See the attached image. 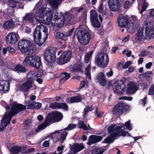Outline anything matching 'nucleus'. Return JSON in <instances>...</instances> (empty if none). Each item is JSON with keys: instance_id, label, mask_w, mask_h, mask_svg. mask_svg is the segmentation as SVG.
Returning a JSON list of instances; mask_svg holds the SVG:
<instances>
[{"instance_id": "nucleus-1", "label": "nucleus", "mask_w": 154, "mask_h": 154, "mask_svg": "<svg viewBox=\"0 0 154 154\" xmlns=\"http://www.w3.org/2000/svg\"><path fill=\"white\" fill-rule=\"evenodd\" d=\"M47 5H42V1L40 0L36 5L34 11L35 17L36 22L40 23H45L48 25L51 24L56 29H59L64 24L66 18L70 21L72 16L69 12H66L62 19L58 13L55 11H52L51 8L47 10Z\"/></svg>"}, {"instance_id": "nucleus-2", "label": "nucleus", "mask_w": 154, "mask_h": 154, "mask_svg": "<svg viewBox=\"0 0 154 154\" xmlns=\"http://www.w3.org/2000/svg\"><path fill=\"white\" fill-rule=\"evenodd\" d=\"M10 106L11 109L10 112H7L5 113V115L1 120L0 132H2L5 130V128L10 123L12 117L14 115L26 109L25 106L16 102L11 103Z\"/></svg>"}, {"instance_id": "nucleus-3", "label": "nucleus", "mask_w": 154, "mask_h": 154, "mask_svg": "<svg viewBox=\"0 0 154 154\" xmlns=\"http://www.w3.org/2000/svg\"><path fill=\"white\" fill-rule=\"evenodd\" d=\"M154 38V29L152 25L148 20L143 22L141 29H140L136 35L135 39L138 41L143 38L149 39Z\"/></svg>"}, {"instance_id": "nucleus-4", "label": "nucleus", "mask_w": 154, "mask_h": 154, "mask_svg": "<svg viewBox=\"0 0 154 154\" xmlns=\"http://www.w3.org/2000/svg\"><path fill=\"white\" fill-rule=\"evenodd\" d=\"M33 36L36 44L41 46L48 38V27L42 24L37 26L34 32Z\"/></svg>"}, {"instance_id": "nucleus-5", "label": "nucleus", "mask_w": 154, "mask_h": 154, "mask_svg": "<svg viewBox=\"0 0 154 154\" xmlns=\"http://www.w3.org/2000/svg\"><path fill=\"white\" fill-rule=\"evenodd\" d=\"M123 128V125L120 126H116L115 125L112 124L110 126L108 127V130L110 134V135L105 139L104 142L107 143H111L114 141V138L118 136H131L129 133L122 129Z\"/></svg>"}, {"instance_id": "nucleus-6", "label": "nucleus", "mask_w": 154, "mask_h": 154, "mask_svg": "<svg viewBox=\"0 0 154 154\" xmlns=\"http://www.w3.org/2000/svg\"><path fill=\"white\" fill-rule=\"evenodd\" d=\"M63 117V115L59 112H54L50 113L47 116L44 123L39 125L36 129V131L38 132L44 129L48 125L50 124L51 122H55L61 120Z\"/></svg>"}, {"instance_id": "nucleus-7", "label": "nucleus", "mask_w": 154, "mask_h": 154, "mask_svg": "<svg viewBox=\"0 0 154 154\" xmlns=\"http://www.w3.org/2000/svg\"><path fill=\"white\" fill-rule=\"evenodd\" d=\"M75 35L79 42L82 45H86L88 44L91 38L90 34L84 28H77L75 32L73 38L74 37Z\"/></svg>"}, {"instance_id": "nucleus-8", "label": "nucleus", "mask_w": 154, "mask_h": 154, "mask_svg": "<svg viewBox=\"0 0 154 154\" xmlns=\"http://www.w3.org/2000/svg\"><path fill=\"white\" fill-rule=\"evenodd\" d=\"M18 45L19 49L23 53L28 51L31 53H33L36 51L35 46L32 44L30 41L27 40H20Z\"/></svg>"}, {"instance_id": "nucleus-9", "label": "nucleus", "mask_w": 154, "mask_h": 154, "mask_svg": "<svg viewBox=\"0 0 154 154\" xmlns=\"http://www.w3.org/2000/svg\"><path fill=\"white\" fill-rule=\"evenodd\" d=\"M23 63L25 65L28 64L37 69L42 66L40 58L38 56L35 55L27 57L25 58Z\"/></svg>"}, {"instance_id": "nucleus-10", "label": "nucleus", "mask_w": 154, "mask_h": 154, "mask_svg": "<svg viewBox=\"0 0 154 154\" xmlns=\"http://www.w3.org/2000/svg\"><path fill=\"white\" fill-rule=\"evenodd\" d=\"M109 61V57L106 53H100L96 56L95 62L97 64L101 67H105Z\"/></svg>"}, {"instance_id": "nucleus-11", "label": "nucleus", "mask_w": 154, "mask_h": 154, "mask_svg": "<svg viewBox=\"0 0 154 154\" xmlns=\"http://www.w3.org/2000/svg\"><path fill=\"white\" fill-rule=\"evenodd\" d=\"M27 80L23 84L18 85L17 87V91H22L27 92L31 88L33 87L32 80L27 76Z\"/></svg>"}, {"instance_id": "nucleus-12", "label": "nucleus", "mask_w": 154, "mask_h": 154, "mask_svg": "<svg viewBox=\"0 0 154 154\" xmlns=\"http://www.w3.org/2000/svg\"><path fill=\"white\" fill-rule=\"evenodd\" d=\"M112 86L114 92L118 94H122L125 90V85L121 81H116Z\"/></svg>"}, {"instance_id": "nucleus-13", "label": "nucleus", "mask_w": 154, "mask_h": 154, "mask_svg": "<svg viewBox=\"0 0 154 154\" xmlns=\"http://www.w3.org/2000/svg\"><path fill=\"white\" fill-rule=\"evenodd\" d=\"M45 59L47 62L52 63L56 59L55 53L52 49L46 50L44 54Z\"/></svg>"}, {"instance_id": "nucleus-14", "label": "nucleus", "mask_w": 154, "mask_h": 154, "mask_svg": "<svg viewBox=\"0 0 154 154\" xmlns=\"http://www.w3.org/2000/svg\"><path fill=\"white\" fill-rule=\"evenodd\" d=\"M90 20L94 27L98 28L100 26V24L98 20L97 14L94 10H91L90 11Z\"/></svg>"}, {"instance_id": "nucleus-15", "label": "nucleus", "mask_w": 154, "mask_h": 154, "mask_svg": "<svg viewBox=\"0 0 154 154\" xmlns=\"http://www.w3.org/2000/svg\"><path fill=\"white\" fill-rule=\"evenodd\" d=\"M129 106L123 103H120L116 105L114 107L112 111L113 114L119 115L122 114L125 109H128Z\"/></svg>"}, {"instance_id": "nucleus-16", "label": "nucleus", "mask_w": 154, "mask_h": 154, "mask_svg": "<svg viewBox=\"0 0 154 154\" xmlns=\"http://www.w3.org/2000/svg\"><path fill=\"white\" fill-rule=\"evenodd\" d=\"M57 134H60L59 137L56 138V142H59L61 143L63 142L66 139L68 134V132L64 129L56 131L53 133L51 134L52 136Z\"/></svg>"}, {"instance_id": "nucleus-17", "label": "nucleus", "mask_w": 154, "mask_h": 154, "mask_svg": "<svg viewBox=\"0 0 154 154\" xmlns=\"http://www.w3.org/2000/svg\"><path fill=\"white\" fill-rule=\"evenodd\" d=\"M128 21V17L127 15L125 14H120L117 19L118 25L121 27H125L127 26Z\"/></svg>"}, {"instance_id": "nucleus-18", "label": "nucleus", "mask_w": 154, "mask_h": 154, "mask_svg": "<svg viewBox=\"0 0 154 154\" xmlns=\"http://www.w3.org/2000/svg\"><path fill=\"white\" fill-rule=\"evenodd\" d=\"M72 57V53L70 51L64 52L60 56L59 61L60 63L63 64L68 62Z\"/></svg>"}, {"instance_id": "nucleus-19", "label": "nucleus", "mask_w": 154, "mask_h": 154, "mask_svg": "<svg viewBox=\"0 0 154 154\" xmlns=\"http://www.w3.org/2000/svg\"><path fill=\"white\" fill-rule=\"evenodd\" d=\"M123 0H109L108 4L110 10L113 11H118L120 7L119 1Z\"/></svg>"}, {"instance_id": "nucleus-20", "label": "nucleus", "mask_w": 154, "mask_h": 154, "mask_svg": "<svg viewBox=\"0 0 154 154\" xmlns=\"http://www.w3.org/2000/svg\"><path fill=\"white\" fill-rule=\"evenodd\" d=\"M138 86L133 81L129 82L127 85L126 92L130 94H134L138 90Z\"/></svg>"}, {"instance_id": "nucleus-21", "label": "nucleus", "mask_w": 154, "mask_h": 154, "mask_svg": "<svg viewBox=\"0 0 154 154\" xmlns=\"http://www.w3.org/2000/svg\"><path fill=\"white\" fill-rule=\"evenodd\" d=\"M85 148V146L83 143H75L71 147L70 150L72 153L75 154L83 149Z\"/></svg>"}, {"instance_id": "nucleus-22", "label": "nucleus", "mask_w": 154, "mask_h": 154, "mask_svg": "<svg viewBox=\"0 0 154 154\" xmlns=\"http://www.w3.org/2000/svg\"><path fill=\"white\" fill-rule=\"evenodd\" d=\"M17 40L16 34L14 32L10 33L8 34L6 37V41L9 45L14 44Z\"/></svg>"}, {"instance_id": "nucleus-23", "label": "nucleus", "mask_w": 154, "mask_h": 154, "mask_svg": "<svg viewBox=\"0 0 154 154\" xmlns=\"http://www.w3.org/2000/svg\"><path fill=\"white\" fill-rule=\"evenodd\" d=\"M42 103L38 102L28 101L25 103V106H27V109H38L40 108Z\"/></svg>"}, {"instance_id": "nucleus-24", "label": "nucleus", "mask_w": 154, "mask_h": 154, "mask_svg": "<svg viewBox=\"0 0 154 154\" xmlns=\"http://www.w3.org/2000/svg\"><path fill=\"white\" fill-rule=\"evenodd\" d=\"M10 89L9 82L6 80H0V91H8Z\"/></svg>"}, {"instance_id": "nucleus-25", "label": "nucleus", "mask_w": 154, "mask_h": 154, "mask_svg": "<svg viewBox=\"0 0 154 154\" xmlns=\"http://www.w3.org/2000/svg\"><path fill=\"white\" fill-rule=\"evenodd\" d=\"M43 74L42 71L40 70L36 72L34 71L29 72L27 74V77H29L34 82L37 77H40Z\"/></svg>"}, {"instance_id": "nucleus-26", "label": "nucleus", "mask_w": 154, "mask_h": 154, "mask_svg": "<svg viewBox=\"0 0 154 154\" xmlns=\"http://www.w3.org/2000/svg\"><path fill=\"white\" fill-rule=\"evenodd\" d=\"M102 139V137L101 136L92 135L90 136L88 139V141L87 144L91 145L94 143L100 141Z\"/></svg>"}, {"instance_id": "nucleus-27", "label": "nucleus", "mask_w": 154, "mask_h": 154, "mask_svg": "<svg viewBox=\"0 0 154 154\" xmlns=\"http://www.w3.org/2000/svg\"><path fill=\"white\" fill-rule=\"evenodd\" d=\"M12 70L18 73L25 72L27 71L24 66L19 64L15 65L12 69Z\"/></svg>"}, {"instance_id": "nucleus-28", "label": "nucleus", "mask_w": 154, "mask_h": 154, "mask_svg": "<svg viewBox=\"0 0 154 154\" xmlns=\"http://www.w3.org/2000/svg\"><path fill=\"white\" fill-rule=\"evenodd\" d=\"M97 79L100 85L104 86L106 84V80L105 77V75L102 72L99 73L97 76Z\"/></svg>"}, {"instance_id": "nucleus-29", "label": "nucleus", "mask_w": 154, "mask_h": 154, "mask_svg": "<svg viewBox=\"0 0 154 154\" xmlns=\"http://www.w3.org/2000/svg\"><path fill=\"white\" fill-rule=\"evenodd\" d=\"M152 74L151 71H149L146 72L143 74H140L138 75V78L143 79L144 78H146V80L149 82H151L152 81V79L151 77L150 76V75Z\"/></svg>"}, {"instance_id": "nucleus-30", "label": "nucleus", "mask_w": 154, "mask_h": 154, "mask_svg": "<svg viewBox=\"0 0 154 154\" xmlns=\"http://www.w3.org/2000/svg\"><path fill=\"white\" fill-rule=\"evenodd\" d=\"M82 100V97L80 96H76L68 99L67 102L68 103H75L81 102Z\"/></svg>"}, {"instance_id": "nucleus-31", "label": "nucleus", "mask_w": 154, "mask_h": 154, "mask_svg": "<svg viewBox=\"0 0 154 154\" xmlns=\"http://www.w3.org/2000/svg\"><path fill=\"white\" fill-rule=\"evenodd\" d=\"M63 1V0H49V2L54 9H57L58 8L59 4Z\"/></svg>"}, {"instance_id": "nucleus-32", "label": "nucleus", "mask_w": 154, "mask_h": 154, "mask_svg": "<svg viewBox=\"0 0 154 154\" xmlns=\"http://www.w3.org/2000/svg\"><path fill=\"white\" fill-rule=\"evenodd\" d=\"M15 26V24L12 20L6 21L3 26V27L5 29L13 28Z\"/></svg>"}, {"instance_id": "nucleus-33", "label": "nucleus", "mask_w": 154, "mask_h": 154, "mask_svg": "<svg viewBox=\"0 0 154 154\" xmlns=\"http://www.w3.org/2000/svg\"><path fill=\"white\" fill-rule=\"evenodd\" d=\"M61 75L62 78L60 80V83L61 84L63 83L65 81L67 80L70 77V74L66 72L62 73Z\"/></svg>"}, {"instance_id": "nucleus-34", "label": "nucleus", "mask_w": 154, "mask_h": 154, "mask_svg": "<svg viewBox=\"0 0 154 154\" xmlns=\"http://www.w3.org/2000/svg\"><path fill=\"white\" fill-rule=\"evenodd\" d=\"M23 21H27L29 22H32L34 20V17L33 13H30L27 14L26 16L23 17Z\"/></svg>"}, {"instance_id": "nucleus-35", "label": "nucleus", "mask_w": 154, "mask_h": 154, "mask_svg": "<svg viewBox=\"0 0 154 154\" xmlns=\"http://www.w3.org/2000/svg\"><path fill=\"white\" fill-rule=\"evenodd\" d=\"M22 148L20 146H13L10 150L11 154H18L21 151Z\"/></svg>"}, {"instance_id": "nucleus-36", "label": "nucleus", "mask_w": 154, "mask_h": 154, "mask_svg": "<svg viewBox=\"0 0 154 154\" xmlns=\"http://www.w3.org/2000/svg\"><path fill=\"white\" fill-rule=\"evenodd\" d=\"M138 79H139L137 82V86H138L140 85L141 87L143 89L146 88L147 87V85L146 82H145L144 81H143L142 79L139 78Z\"/></svg>"}, {"instance_id": "nucleus-37", "label": "nucleus", "mask_w": 154, "mask_h": 154, "mask_svg": "<svg viewBox=\"0 0 154 154\" xmlns=\"http://www.w3.org/2000/svg\"><path fill=\"white\" fill-rule=\"evenodd\" d=\"M47 139H48V140L45 141L42 144L43 146L45 147L49 146L50 142L53 140V136L51 135L47 137Z\"/></svg>"}, {"instance_id": "nucleus-38", "label": "nucleus", "mask_w": 154, "mask_h": 154, "mask_svg": "<svg viewBox=\"0 0 154 154\" xmlns=\"http://www.w3.org/2000/svg\"><path fill=\"white\" fill-rule=\"evenodd\" d=\"M56 37L62 40H66V37L65 36V34L60 32H57L56 34Z\"/></svg>"}, {"instance_id": "nucleus-39", "label": "nucleus", "mask_w": 154, "mask_h": 154, "mask_svg": "<svg viewBox=\"0 0 154 154\" xmlns=\"http://www.w3.org/2000/svg\"><path fill=\"white\" fill-rule=\"evenodd\" d=\"M78 126L79 128H83L85 130H89V128L87 126L83 121H79L78 123Z\"/></svg>"}, {"instance_id": "nucleus-40", "label": "nucleus", "mask_w": 154, "mask_h": 154, "mask_svg": "<svg viewBox=\"0 0 154 154\" xmlns=\"http://www.w3.org/2000/svg\"><path fill=\"white\" fill-rule=\"evenodd\" d=\"M91 67V65L89 64L85 69V74L86 75V77L88 79V80H90L91 79V75L90 73Z\"/></svg>"}, {"instance_id": "nucleus-41", "label": "nucleus", "mask_w": 154, "mask_h": 154, "mask_svg": "<svg viewBox=\"0 0 154 154\" xmlns=\"http://www.w3.org/2000/svg\"><path fill=\"white\" fill-rule=\"evenodd\" d=\"M19 2L14 0H9L8 3L9 6L12 8H15L19 4Z\"/></svg>"}, {"instance_id": "nucleus-42", "label": "nucleus", "mask_w": 154, "mask_h": 154, "mask_svg": "<svg viewBox=\"0 0 154 154\" xmlns=\"http://www.w3.org/2000/svg\"><path fill=\"white\" fill-rule=\"evenodd\" d=\"M124 125L123 129H124V127L125 126L126 129L130 131L132 129V126L131 123V120H129L128 121L126 122Z\"/></svg>"}, {"instance_id": "nucleus-43", "label": "nucleus", "mask_w": 154, "mask_h": 154, "mask_svg": "<svg viewBox=\"0 0 154 154\" xmlns=\"http://www.w3.org/2000/svg\"><path fill=\"white\" fill-rule=\"evenodd\" d=\"M60 103L57 102H54L51 103L50 104L49 107L52 109H56L59 108H60Z\"/></svg>"}, {"instance_id": "nucleus-44", "label": "nucleus", "mask_w": 154, "mask_h": 154, "mask_svg": "<svg viewBox=\"0 0 154 154\" xmlns=\"http://www.w3.org/2000/svg\"><path fill=\"white\" fill-rule=\"evenodd\" d=\"M138 27V25L136 23H131L129 26L128 29L130 30H132V31H134L137 29Z\"/></svg>"}, {"instance_id": "nucleus-45", "label": "nucleus", "mask_w": 154, "mask_h": 154, "mask_svg": "<svg viewBox=\"0 0 154 154\" xmlns=\"http://www.w3.org/2000/svg\"><path fill=\"white\" fill-rule=\"evenodd\" d=\"M76 126V125L73 124H70L66 128L64 129V130H71L72 129L75 128Z\"/></svg>"}, {"instance_id": "nucleus-46", "label": "nucleus", "mask_w": 154, "mask_h": 154, "mask_svg": "<svg viewBox=\"0 0 154 154\" xmlns=\"http://www.w3.org/2000/svg\"><path fill=\"white\" fill-rule=\"evenodd\" d=\"M92 109V107L91 106H87L84 109L83 112V116H85L87 112L90 111Z\"/></svg>"}, {"instance_id": "nucleus-47", "label": "nucleus", "mask_w": 154, "mask_h": 154, "mask_svg": "<svg viewBox=\"0 0 154 154\" xmlns=\"http://www.w3.org/2000/svg\"><path fill=\"white\" fill-rule=\"evenodd\" d=\"M143 2L142 5V10L140 12L141 13L145 10L148 5V3L146 2L145 0H143Z\"/></svg>"}, {"instance_id": "nucleus-48", "label": "nucleus", "mask_w": 154, "mask_h": 154, "mask_svg": "<svg viewBox=\"0 0 154 154\" xmlns=\"http://www.w3.org/2000/svg\"><path fill=\"white\" fill-rule=\"evenodd\" d=\"M132 97L122 96L119 98V100H127L129 101H131L133 99Z\"/></svg>"}, {"instance_id": "nucleus-49", "label": "nucleus", "mask_w": 154, "mask_h": 154, "mask_svg": "<svg viewBox=\"0 0 154 154\" xmlns=\"http://www.w3.org/2000/svg\"><path fill=\"white\" fill-rule=\"evenodd\" d=\"M98 11L100 13H102L103 11V2L99 5L97 8Z\"/></svg>"}, {"instance_id": "nucleus-50", "label": "nucleus", "mask_w": 154, "mask_h": 154, "mask_svg": "<svg viewBox=\"0 0 154 154\" xmlns=\"http://www.w3.org/2000/svg\"><path fill=\"white\" fill-rule=\"evenodd\" d=\"M0 65L5 66V67L8 66V64L5 62V60L2 58H0Z\"/></svg>"}, {"instance_id": "nucleus-51", "label": "nucleus", "mask_w": 154, "mask_h": 154, "mask_svg": "<svg viewBox=\"0 0 154 154\" xmlns=\"http://www.w3.org/2000/svg\"><path fill=\"white\" fill-rule=\"evenodd\" d=\"M75 10L77 11V13H84L85 11V8L83 7H80L76 8Z\"/></svg>"}, {"instance_id": "nucleus-52", "label": "nucleus", "mask_w": 154, "mask_h": 154, "mask_svg": "<svg viewBox=\"0 0 154 154\" xmlns=\"http://www.w3.org/2000/svg\"><path fill=\"white\" fill-rule=\"evenodd\" d=\"M34 131L32 130L29 129L27 130L26 134V137H27L31 136L34 133Z\"/></svg>"}, {"instance_id": "nucleus-53", "label": "nucleus", "mask_w": 154, "mask_h": 154, "mask_svg": "<svg viewBox=\"0 0 154 154\" xmlns=\"http://www.w3.org/2000/svg\"><path fill=\"white\" fill-rule=\"evenodd\" d=\"M148 95H152L154 94V85H152L150 88L148 92Z\"/></svg>"}, {"instance_id": "nucleus-54", "label": "nucleus", "mask_w": 154, "mask_h": 154, "mask_svg": "<svg viewBox=\"0 0 154 154\" xmlns=\"http://www.w3.org/2000/svg\"><path fill=\"white\" fill-rule=\"evenodd\" d=\"M96 154H103L104 151V150L100 148H97L95 149Z\"/></svg>"}, {"instance_id": "nucleus-55", "label": "nucleus", "mask_w": 154, "mask_h": 154, "mask_svg": "<svg viewBox=\"0 0 154 154\" xmlns=\"http://www.w3.org/2000/svg\"><path fill=\"white\" fill-rule=\"evenodd\" d=\"M74 30V28H72L69 31L65 34V36H66V40L68 39V37L70 36L71 35L72 33Z\"/></svg>"}, {"instance_id": "nucleus-56", "label": "nucleus", "mask_w": 154, "mask_h": 154, "mask_svg": "<svg viewBox=\"0 0 154 154\" xmlns=\"http://www.w3.org/2000/svg\"><path fill=\"white\" fill-rule=\"evenodd\" d=\"M60 108H62L65 109H66L68 107L67 105L65 103H60Z\"/></svg>"}, {"instance_id": "nucleus-57", "label": "nucleus", "mask_w": 154, "mask_h": 154, "mask_svg": "<svg viewBox=\"0 0 154 154\" xmlns=\"http://www.w3.org/2000/svg\"><path fill=\"white\" fill-rule=\"evenodd\" d=\"M113 72L112 69H110L109 71L107 72L106 74V75L108 77H109L112 75Z\"/></svg>"}, {"instance_id": "nucleus-58", "label": "nucleus", "mask_w": 154, "mask_h": 154, "mask_svg": "<svg viewBox=\"0 0 154 154\" xmlns=\"http://www.w3.org/2000/svg\"><path fill=\"white\" fill-rule=\"evenodd\" d=\"M131 62L128 61L126 62L123 66V69H125L128 68L131 64Z\"/></svg>"}, {"instance_id": "nucleus-59", "label": "nucleus", "mask_w": 154, "mask_h": 154, "mask_svg": "<svg viewBox=\"0 0 154 154\" xmlns=\"http://www.w3.org/2000/svg\"><path fill=\"white\" fill-rule=\"evenodd\" d=\"M146 97H145L143 99H141L139 101L140 104L144 106V105L146 102Z\"/></svg>"}, {"instance_id": "nucleus-60", "label": "nucleus", "mask_w": 154, "mask_h": 154, "mask_svg": "<svg viewBox=\"0 0 154 154\" xmlns=\"http://www.w3.org/2000/svg\"><path fill=\"white\" fill-rule=\"evenodd\" d=\"M8 50L12 54H14L15 53V50L13 48L11 47H8Z\"/></svg>"}, {"instance_id": "nucleus-61", "label": "nucleus", "mask_w": 154, "mask_h": 154, "mask_svg": "<svg viewBox=\"0 0 154 154\" xmlns=\"http://www.w3.org/2000/svg\"><path fill=\"white\" fill-rule=\"evenodd\" d=\"M129 2L126 1L124 2V7L125 8H127L129 6Z\"/></svg>"}, {"instance_id": "nucleus-62", "label": "nucleus", "mask_w": 154, "mask_h": 154, "mask_svg": "<svg viewBox=\"0 0 154 154\" xmlns=\"http://www.w3.org/2000/svg\"><path fill=\"white\" fill-rule=\"evenodd\" d=\"M87 82H86L85 81H83L81 82L80 83V87H81V88H82L85 86L86 84L87 85Z\"/></svg>"}, {"instance_id": "nucleus-63", "label": "nucleus", "mask_w": 154, "mask_h": 154, "mask_svg": "<svg viewBox=\"0 0 154 154\" xmlns=\"http://www.w3.org/2000/svg\"><path fill=\"white\" fill-rule=\"evenodd\" d=\"M123 64L120 62L119 63L117 64V67L119 69H123Z\"/></svg>"}, {"instance_id": "nucleus-64", "label": "nucleus", "mask_w": 154, "mask_h": 154, "mask_svg": "<svg viewBox=\"0 0 154 154\" xmlns=\"http://www.w3.org/2000/svg\"><path fill=\"white\" fill-rule=\"evenodd\" d=\"M92 54L93 52L92 51H90L86 55L85 57L90 59Z\"/></svg>"}]
</instances>
